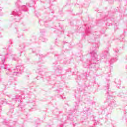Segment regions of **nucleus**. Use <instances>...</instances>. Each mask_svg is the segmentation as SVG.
Segmentation results:
<instances>
[{"mask_svg": "<svg viewBox=\"0 0 127 127\" xmlns=\"http://www.w3.org/2000/svg\"><path fill=\"white\" fill-rule=\"evenodd\" d=\"M120 82L119 81V85H117V88H120Z\"/></svg>", "mask_w": 127, "mask_h": 127, "instance_id": "obj_21", "label": "nucleus"}, {"mask_svg": "<svg viewBox=\"0 0 127 127\" xmlns=\"http://www.w3.org/2000/svg\"><path fill=\"white\" fill-rule=\"evenodd\" d=\"M9 42V44H12V40H10Z\"/></svg>", "mask_w": 127, "mask_h": 127, "instance_id": "obj_19", "label": "nucleus"}, {"mask_svg": "<svg viewBox=\"0 0 127 127\" xmlns=\"http://www.w3.org/2000/svg\"><path fill=\"white\" fill-rule=\"evenodd\" d=\"M108 55H109V49H107L104 51L102 57V58H106V57H107V56H108Z\"/></svg>", "mask_w": 127, "mask_h": 127, "instance_id": "obj_6", "label": "nucleus"}, {"mask_svg": "<svg viewBox=\"0 0 127 127\" xmlns=\"http://www.w3.org/2000/svg\"><path fill=\"white\" fill-rule=\"evenodd\" d=\"M29 6V7H30V6Z\"/></svg>", "mask_w": 127, "mask_h": 127, "instance_id": "obj_27", "label": "nucleus"}, {"mask_svg": "<svg viewBox=\"0 0 127 127\" xmlns=\"http://www.w3.org/2000/svg\"><path fill=\"white\" fill-rule=\"evenodd\" d=\"M114 52L116 53V55H117V53H118V52H119V50H118V49H114Z\"/></svg>", "mask_w": 127, "mask_h": 127, "instance_id": "obj_16", "label": "nucleus"}, {"mask_svg": "<svg viewBox=\"0 0 127 127\" xmlns=\"http://www.w3.org/2000/svg\"><path fill=\"white\" fill-rule=\"evenodd\" d=\"M4 103L7 104V101L5 99H3L1 100V103H0V106H1Z\"/></svg>", "mask_w": 127, "mask_h": 127, "instance_id": "obj_12", "label": "nucleus"}, {"mask_svg": "<svg viewBox=\"0 0 127 127\" xmlns=\"http://www.w3.org/2000/svg\"><path fill=\"white\" fill-rule=\"evenodd\" d=\"M107 99H108L109 100V101L110 102V103L109 104L110 106H113L115 105V100H114V97H113V96L108 95L107 97Z\"/></svg>", "mask_w": 127, "mask_h": 127, "instance_id": "obj_5", "label": "nucleus"}, {"mask_svg": "<svg viewBox=\"0 0 127 127\" xmlns=\"http://www.w3.org/2000/svg\"><path fill=\"white\" fill-rule=\"evenodd\" d=\"M0 58L1 59V60H2V64H3V65H4V62L5 61V57H4V56H1L0 57Z\"/></svg>", "mask_w": 127, "mask_h": 127, "instance_id": "obj_9", "label": "nucleus"}, {"mask_svg": "<svg viewBox=\"0 0 127 127\" xmlns=\"http://www.w3.org/2000/svg\"><path fill=\"white\" fill-rule=\"evenodd\" d=\"M24 46H23V47H21V48L22 49H23V48H24Z\"/></svg>", "mask_w": 127, "mask_h": 127, "instance_id": "obj_23", "label": "nucleus"}, {"mask_svg": "<svg viewBox=\"0 0 127 127\" xmlns=\"http://www.w3.org/2000/svg\"><path fill=\"white\" fill-rule=\"evenodd\" d=\"M44 32H45V31L44 30H40V33H41V34H43Z\"/></svg>", "mask_w": 127, "mask_h": 127, "instance_id": "obj_17", "label": "nucleus"}, {"mask_svg": "<svg viewBox=\"0 0 127 127\" xmlns=\"http://www.w3.org/2000/svg\"><path fill=\"white\" fill-rule=\"evenodd\" d=\"M84 66L85 68H99V65L96 63L91 64L89 65H86V64H84Z\"/></svg>", "mask_w": 127, "mask_h": 127, "instance_id": "obj_4", "label": "nucleus"}, {"mask_svg": "<svg viewBox=\"0 0 127 127\" xmlns=\"http://www.w3.org/2000/svg\"><path fill=\"white\" fill-rule=\"evenodd\" d=\"M5 125H6L8 127H10V126H9V124H8V123L7 122H5V124H4Z\"/></svg>", "mask_w": 127, "mask_h": 127, "instance_id": "obj_18", "label": "nucleus"}, {"mask_svg": "<svg viewBox=\"0 0 127 127\" xmlns=\"http://www.w3.org/2000/svg\"><path fill=\"white\" fill-rule=\"evenodd\" d=\"M107 94H109V92L107 91Z\"/></svg>", "mask_w": 127, "mask_h": 127, "instance_id": "obj_25", "label": "nucleus"}, {"mask_svg": "<svg viewBox=\"0 0 127 127\" xmlns=\"http://www.w3.org/2000/svg\"><path fill=\"white\" fill-rule=\"evenodd\" d=\"M3 69H5L6 70V74L8 75V72H9V71H10V69L8 68V67H3Z\"/></svg>", "mask_w": 127, "mask_h": 127, "instance_id": "obj_11", "label": "nucleus"}, {"mask_svg": "<svg viewBox=\"0 0 127 127\" xmlns=\"http://www.w3.org/2000/svg\"><path fill=\"white\" fill-rule=\"evenodd\" d=\"M109 87H110V84L109 83L107 84V85L105 86L104 90H109Z\"/></svg>", "mask_w": 127, "mask_h": 127, "instance_id": "obj_14", "label": "nucleus"}, {"mask_svg": "<svg viewBox=\"0 0 127 127\" xmlns=\"http://www.w3.org/2000/svg\"><path fill=\"white\" fill-rule=\"evenodd\" d=\"M90 54L91 55L92 60L98 61V55H97V53H96V52L94 51L91 52Z\"/></svg>", "mask_w": 127, "mask_h": 127, "instance_id": "obj_3", "label": "nucleus"}, {"mask_svg": "<svg viewBox=\"0 0 127 127\" xmlns=\"http://www.w3.org/2000/svg\"><path fill=\"white\" fill-rule=\"evenodd\" d=\"M11 58L12 60H13L14 61H16L17 60H18V59H19L18 57L16 56V55H13L11 56Z\"/></svg>", "mask_w": 127, "mask_h": 127, "instance_id": "obj_8", "label": "nucleus"}, {"mask_svg": "<svg viewBox=\"0 0 127 127\" xmlns=\"http://www.w3.org/2000/svg\"><path fill=\"white\" fill-rule=\"evenodd\" d=\"M15 5L19 9L14 10V11L12 12V14L14 16L13 19H14L15 21L18 22L21 19V11H20V9H21L22 11H28V8L26 5L20 6L21 5V2L20 0L17 1L15 3Z\"/></svg>", "mask_w": 127, "mask_h": 127, "instance_id": "obj_1", "label": "nucleus"}, {"mask_svg": "<svg viewBox=\"0 0 127 127\" xmlns=\"http://www.w3.org/2000/svg\"><path fill=\"white\" fill-rule=\"evenodd\" d=\"M94 125H101V123H100V121H94Z\"/></svg>", "mask_w": 127, "mask_h": 127, "instance_id": "obj_13", "label": "nucleus"}, {"mask_svg": "<svg viewBox=\"0 0 127 127\" xmlns=\"http://www.w3.org/2000/svg\"><path fill=\"white\" fill-rule=\"evenodd\" d=\"M22 72H23V66L22 65H19L17 66L16 69H14L11 73L10 75H13V76H18L19 75H21Z\"/></svg>", "mask_w": 127, "mask_h": 127, "instance_id": "obj_2", "label": "nucleus"}, {"mask_svg": "<svg viewBox=\"0 0 127 127\" xmlns=\"http://www.w3.org/2000/svg\"><path fill=\"white\" fill-rule=\"evenodd\" d=\"M6 55H8V56H10V53H7Z\"/></svg>", "mask_w": 127, "mask_h": 127, "instance_id": "obj_20", "label": "nucleus"}, {"mask_svg": "<svg viewBox=\"0 0 127 127\" xmlns=\"http://www.w3.org/2000/svg\"><path fill=\"white\" fill-rule=\"evenodd\" d=\"M118 59L117 58H113L110 60V64H112V63H113V62H115V61H117Z\"/></svg>", "mask_w": 127, "mask_h": 127, "instance_id": "obj_10", "label": "nucleus"}, {"mask_svg": "<svg viewBox=\"0 0 127 127\" xmlns=\"http://www.w3.org/2000/svg\"><path fill=\"white\" fill-rule=\"evenodd\" d=\"M9 114H10V112H9Z\"/></svg>", "mask_w": 127, "mask_h": 127, "instance_id": "obj_28", "label": "nucleus"}, {"mask_svg": "<svg viewBox=\"0 0 127 127\" xmlns=\"http://www.w3.org/2000/svg\"><path fill=\"white\" fill-rule=\"evenodd\" d=\"M125 120H127V118H125Z\"/></svg>", "mask_w": 127, "mask_h": 127, "instance_id": "obj_26", "label": "nucleus"}, {"mask_svg": "<svg viewBox=\"0 0 127 127\" xmlns=\"http://www.w3.org/2000/svg\"><path fill=\"white\" fill-rule=\"evenodd\" d=\"M39 39H40V40H41V41H43V42L45 41V38L44 37H40Z\"/></svg>", "mask_w": 127, "mask_h": 127, "instance_id": "obj_15", "label": "nucleus"}, {"mask_svg": "<svg viewBox=\"0 0 127 127\" xmlns=\"http://www.w3.org/2000/svg\"><path fill=\"white\" fill-rule=\"evenodd\" d=\"M0 37H2V36L1 35V34L0 33Z\"/></svg>", "mask_w": 127, "mask_h": 127, "instance_id": "obj_22", "label": "nucleus"}, {"mask_svg": "<svg viewBox=\"0 0 127 127\" xmlns=\"http://www.w3.org/2000/svg\"><path fill=\"white\" fill-rule=\"evenodd\" d=\"M16 125H17V123H16Z\"/></svg>", "mask_w": 127, "mask_h": 127, "instance_id": "obj_29", "label": "nucleus"}, {"mask_svg": "<svg viewBox=\"0 0 127 127\" xmlns=\"http://www.w3.org/2000/svg\"><path fill=\"white\" fill-rule=\"evenodd\" d=\"M18 36V37H21V36Z\"/></svg>", "mask_w": 127, "mask_h": 127, "instance_id": "obj_24", "label": "nucleus"}, {"mask_svg": "<svg viewBox=\"0 0 127 127\" xmlns=\"http://www.w3.org/2000/svg\"><path fill=\"white\" fill-rule=\"evenodd\" d=\"M21 96L17 95L15 98H13V101H16V102H19L21 100Z\"/></svg>", "mask_w": 127, "mask_h": 127, "instance_id": "obj_7", "label": "nucleus"}]
</instances>
